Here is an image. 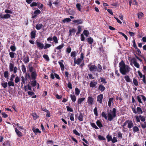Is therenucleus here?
<instances>
[{
    "instance_id": "46",
    "label": "nucleus",
    "mask_w": 146,
    "mask_h": 146,
    "mask_svg": "<svg viewBox=\"0 0 146 146\" xmlns=\"http://www.w3.org/2000/svg\"><path fill=\"white\" fill-rule=\"evenodd\" d=\"M43 57L47 61H49L50 60V59L48 56L46 54H44L43 55Z\"/></svg>"
},
{
    "instance_id": "7",
    "label": "nucleus",
    "mask_w": 146,
    "mask_h": 146,
    "mask_svg": "<svg viewBox=\"0 0 146 146\" xmlns=\"http://www.w3.org/2000/svg\"><path fill=\"white\" fill-rule=\"evenodd\" d=\"M137 110H134L135 111V113L137 114L138 113L139 114H141L143 113V111L141 108L139 107H137Z\"/></svg>"
},
{
    "instance_id": "55",
    "label": "nucleus",
    "mask_w": 146,
    "mask_h": 146,
    "mask_svg": "<svg viewBox=\"0 0 146 146\" xmlns=\"http://www.w3.org/2000/svg\"><path fill=\"white\" fill-rule=\"evenodd\" d=\"M119 33L121 35L123 36L124 37L125 39L126 40H127L128 39V38L127 36L125 35L124 33L121 32H119Z\"/></svg>"
},
{
    "instance_id": "42",
    "label": "nucleus",
    "mask_w": 146,
    "mask_h": 146,
    "mask_svg": "<svg viewBox=\"0 0 146 146\" xmlns=\"http://www.w3.org/2000/svg\"><path fill=\"white\" fill-rule=\"evenodd\" d=\"M11 17V15L8 14H6L3 15V19H9Z\"/></svg>"
},
{
    "instance_id": "39",
    "label": "nucleus",
    "mask_w": 146,
    "mask_h": 146,
    "mask_svg": "<svg viewBox=\"0 0 146 146\" xmlns=\"http://www.w3.org/2000/svg\"><path fill=\"white\" fill-rule=\"evenodd\" d=\"M98 139L100 140H102L104 141L106 140L105 138L104 137L100 135H98Z\"/></svg>"
},
{
    "instance_id": "37",
    "label": "nucleus",
    "mask_w": 146,
    "mask_h": 146,
    "mask_svg": "<svg viewBox=\"0 0 146 146\" xmlns=\"http://www.w3.org/2000/svg\"><path fill=\"white\" fill-rule=\"evenodd\" d=\"M33 81L31 82V84L33 87L35 86L36 85V81L35 80H33Z\"/></svg>"
},
{
    "instance_id": "12",
    "label": "nucleus",
    "mask_w": 146,
    "mask_h": 146,
    "mask_svg": "<svg viewBox=\"0 0 146 146\" xmlns=\"http://www.w3.org/2000/svg\"><path fill=\"white\" fill-rule=\"evenodd\" d=\"M97 84V81L95 80H93L91 81L90 84V85L91 87L93 88L95 87Z\"/></svg>"
},
{
    "instance_id": "19",
    "label": "nucleus",
    "mask_w": 146,
    "mask_h": 146,
    "mask_svg": "<svg viewBox=\"0 0 146 146\" xmlns=\"http://www.w3.org/2000/svg\"><path fill=\"white\" fill-rule=\"evenodd\" d=\"M64 43H62L61 44L57 46L55 48L56 49H57L59 50H60L64 46ZM61 50H59L58 52V53L60 52H61Z\"/></svg>"
},
{
    "instance_id": "6",
    "label": "nucleus",
    "mask_w": 146,
    "mask_h": 146,
    "mask_svg": "<svg viewBox=\"0 0 146 146\" xmlns=\"http://www.w3.org/2000/svg\"><path fill=\"white\" fill-rule=\"evenodd\" d=\"M36 44L37 47L39 50H42L44 48V44L42 42L36 40Z\"/></svg>"
},
{
    "instance_id": "8",
    "label": "nucleus",
    "mask_w": 146,
    "mask_h": 146,
    "mask_svg": "<svg viewBox=\"0 0 146 146\" xmlns=\"http://www.w3.org/2000/svg\"><path fill=\"white\" fill-rule=\"evenodd\" d=\"M40 11L39 9H37L34 12V14L35 15H32V18L34 19L36 17L37 15L40 13Z\"/></svg>"
},
{
    "instance_id": "59",
    "label": "nucleus",
    "mask_w": 146,
    "mask_h": 146,
    "mask_svg": "<svg viewBox=\"0 0 146 146\" xmlns=\"http://www.w3.org/2000/svg\"><path fill=\"white\" fill-rule=\"evenodd\" d=\"M137 98L138 101L140 103L142 104L143 103H142V102L141 101V95L138 96H137Z\"/></svg>"
},
{
    "instance_id": "26",
    "label": "nucleus",
    "mask_w": 146,
    "mask_h": 146,
    "mask_svg": "<svg viewBox=\"0 0 146 146\" xmlns=\"http://www.w3.org/2000/svg\"><path fill=\"white\" fill-rule=\"evenodd\" d=\"M96 123L97 126L100 128L103 127V125L100 121L99 120H98L96 122Z\"/></svg>"
},
{
    "instance_id": "3",
    "label": "nucleus",
    "mask_w": 146,
    "mask_h": 146,
    "mask_svg": "<svg viewBox=\"0 0 146 146\" xmlns=\"http://www.w3.org/2000/svg\"><path fill=\"white\" fill-rule=\"evenodd\" d=\"M116 109L115 108H113L112 110H110L109 111H108V121H111L113 120V118L116 116Z\"/></svg>"
},
{
    "instance_id": "28",
    "label": "nucleus",
    "mask_w": 146,
    "mask_h": 146,
    "mask_svg": "<svg viewBox=\"0 0 146 146\" xmlns=\"http://www.w3.org/2000/svg\"><path fill=\"white\" fill-rule=\"evenodd\" d=\"M88 42L90 44H91L93 42V39L91 37L88 38L87 39Z\"/></svg>"
},
{
    "instance_id": "18",
    "label": "nucleus",
    "mask_w": 146,
    "mask_h": 146,
    "mask_svg": "<svg viewBox=\"0 0 146 146\" xmlns=\"http://www.w3.org/2000/svg\"><path fill=\"white\" fill-rule=\"evenodd\" d=\"M82 60L79 58H78L76 60V58H75L74 60V62L75 64H76L79 65L80 64Z\"/></svg>"
},
{
    "instance_id": "41",
    "label": "nucleus",
    "mask_w": 146,
    "mask_h": 146,
    "mask_svg": "<svg viewBox=\"0 0 146 146\" xmlns=\"http://www.w3.org/2000/svg\"><path fill=\"white\" fill-rule=\"evenodd\" d=\"M133 82V84L135 86H137L138 85V82L136 79L134 78Z\"/></svg>"
},
{
    "instance_id": "32",
    "label": "nucleus",
    "mask_w": 146,
    "mask_h": 146,
    "mask_svg": "<svg viewBox=\"0 0 146 146\" xmlns=\"http://www.w3.org/2000/svg\"><path fill=\"white\" fill-rule=\"evenodd\" d=\"M99 90L101 91H103L105 89V88L102 84L100 85L98 87Z\"/></svg>"
},
{
    "instance_id": "29",
    "label": "nucleus",
    "mask_w": 146,
    "mask_h": 146,
    "mask_svg": "<svg viewBox=\"0 0 146 146\" xmlns=\"http://www.w3.org/2000/svg\"><path fill=\"white\" fill-rule=\"evenodd\" d=\"M23 61L26 64L29 61V57L27 56L26 57L24 58Z\"/></svg>"
},
{
    "instance_id": "13",
    "label": "nucleus",
    "mask_w": 146,
    "mask_h": 146,
    "mask_svg": "<svg viewBox=\"0 0 146 146\" xmlns=\"http://www.w3.org/2000/svg\"><path fill=\"white\" fill-rule=\"evenodd\" d=\"M103 95L102 94H100L97 97V101L100 104H102V101Z\"/></svg>"
},
{
    "instance_id": "17",
    "label": "nucleus",
    "mask_w": 146,
    "mask_h": 146,
    "mask_svg": "<svg viewBox=\"0 0 146 146\" xmlns=\"http://www.w3.org/2000/svg\"><path fill=\"white\" fill-rule=\"evenodd\" d=\"M93 98L92 97L89 96L88 98L87 102L89 104L92 105L93 101Z\"/></svg>"
},
{
    "instance_id": "36",
    "label": "nucleus",
    "mask_w": 146,
    "mask_h": 146,
    "mask_svg": "<svg viewBox=\"0 0 146 146\" xmlns=\"http://www.w3.org/2000/svg\"><path fill=\"white\" fill-rule=\"evenodd\" d=\"M101 115L102 117L104 118L105 119H107V114L106 113L105 111H103L102 112L101 114Z\"/></svg>"
},
{
    "instance_id": "58",
    "label": "nucleus",
    "mask_w": 146,
    "mask_h": 146,
    "mask_svg": "<svg viewBox=\"0 0 146 146\" xmlns=\"http://www.w3.org/2000/svg\"><path fill=\"white\" fill-rule=\"evenodd\" d=\"M94 112L95 115L96 116H98V113L97 108V107H96L94 109Z\"/></svg>"
},
{
    "instance_id": "5",
    "label": "nucleus",
    "mask_w": 146,
    "mask_h": 146,
    "mask_svg": "<svg viewBox=\"0 0 146 146\" xmlns=\"http://www.w3.org/2000/svg\"><path fill=\"white\" fill-rule=\"evenodd\" d=\"M52 40L54 41V43L56 44H57L58 43V40L57 37L55 36H54L52 38V37H49L47 39V40L48 41H52Z\"/></svg>"
},
{
    "instance_id": "54",
    "label": "nucleus",
    "mask_w": 146,
    "mask_h": 146,
    "mask_svg": "<svg viewBox=\"0 0 146 146\" xmlns=\"http://www.w3.org/2000/svg\"><path fill=\"white\" fill-rule=\"evenodd\" d=\"M117 137L118 138L120 139H122V133H121L120 131L118 132Z\"/></svg>"
},
{
    "instance_id": "23",
    "label": "nucleus",
    "mask_w": 146,
    "mask_h": 146,
    "mask_svg": "<svg viewBox=\"0 0 146 146\" xmlns=\"http://www.w3.org/2000/svg\"><path fill=\"white\" fill-rule=\"evenodd\" d=\"M43 27V25L42 23L38 24L36 25L35 28L37 30L41 29Z\"/></svg>"
},
{
    "instance_id": "40",
    "label": "nucleus",
    "mask_w": 146,
    "mask_h": 146,
    "mask_svg": "<svg viewBox=\"0 0 146 146\" xmlns=\"http://www.w3.org/2000/svg\"><path fill=\"white\" fill-rule=\"evenodd\" d=\"M106 138L107 139V141L108 142H109L111 141L112 137L111 135H108L106 136Z\"/></svg>"
},
{
    "instance_id": "2",
    "label": "nucleus",
    "mask_w": 146,
    "mask_h": 146,
    "mask_svg": "<svg viewBox=\"0 0 146 146\" xmlns=\"http://www.w3.org/2000/svg\"><path fill=\"white\" fill-rule=\"evenodd\" d=\"M88 67L89 68L90 71L91 72H95L97 71L99 72H101L102 70V66L100 64H98V68L97 66L95 65H92V63H90L88 65Z\"/></svg>"
},
{
    "instance_id": "22",
    "label": "nucleus",
    "mask_w": 146,
    "mask_h": 146,
    "mask_svg": "<svg viewBox=\"0 0 146 146\" xmlns=\"http://www.w3.org/2000/svg\"><path fill=\"white\" fill-rule=\"evenodd\" d=\"M36 31H32L31 33V37L32 39L34 38L35 37Z\"/></svg>"
},
{
    "instance_id": "61",
    "label": "nucleus",
    "mask_w": 146,
    "mask_h": 146,
    "mask_svg": "<svg viewBox=\"0 0 146 146\" xmlns=\"http://www.w3.org/2000/svg\"><path fill=\"white\" fill-rule=\"evenodd\" d=\"M20 81V79L18 76L15 78V82L16 83H18Z\"/></svg>"
},
{
    "instance_id": "25",
    "label": "nucleus",
    "mask_w": 146,
    "mask_h": 146,
    "mask_svg": "<svg viewBox=\"0 0 146 146\" xmlns=\"http://www.w3.org/2000/svg\"><path fill=\"white\" fill-rule=\"evenodd\" d=\"M32 130L33 132L36 134L37 133H41V131L39 130V129L38 128H33L32 129Z\"/></svg>"
},
{
    "instance_id": "63",
    "label": "nucleus",
    "mask_w": 146,
    "mask_h": 146,
    "mask_svg": "<svg viewBox=\"0 0 146 146\" xmlns=\"http://www.w3.org/2000/svg\"><path fill=\"white\" fill-rule=\"evenodd\" d=\"M66 108L67 109V110L68 111H70V112H72L73 111V110L69 106H67L66 107Z\"/></svg>"
},
{
    "instance_id": "1",
    "label": "nucleus",
    "mask_w": 146,
    "mask_h": 146,
    "mask_svg": "<svg viewBox=\"0 0 146 146\" xmlns=\"http://www.w3.org/2000/svg\"><path fill=\"white\" fill-rule=\"evenodd\" d=\"M119 67L120 68L119 71L123 75H125L128 73L130 70L129 66L125 65L123 60H122L119 63Z\"/></svg>"
},
{
    "instance_id": "14",
    "label": "nucleus",
    "mask_w": 146,
    "mask_h": 146,
    "mask_svg": "<svg viewBox=\"0 0 146 146\" xmlns=\"http://www.w3.org/2000/svg\"><path fill=\"white\" fill-rule=\"evenodd\" d=\"M132 60L135 66L137 68H139L140 67L139 65L137 62L136 59L135 58H133L132 59Z\"/></svg>"
},
{
    "instance_id": "4",
    "label": "nucleus",
    "mask_w": 146,
    "mask_h": 146,
    "mask_svg": "<svg viewBox=\"0 0 146 146\" xmlns=\"http://www.w3.org/2000/svg\"><path fill=\"white\" fill-rule=\"evenodd\" d=\"M14 63H10L9 64V70L11 72L13 71L14 73H16L17 72V68L16 66H14Z\"/></svg>"
},
{
    "instance_id": "45",
    "label": "nucleus",
    "mask_w": 146,
    "mask_h": 146,
    "mask_svg": "<svg viewBox=\"0 0 146 146\" xmlns=\"http://www.w3.org/2000/svg\"><path fill=\"white\" fill-rule=\"evenodd\" d=\"M10 49L12 52H14L16 50V48L15 45H12L10 46Z\"/></svg>"
},
{
    "instance_id": "44",
    "label": "nucleus",
    "mask_w": 146,
    "mask_h": 146,
    "mask_svg": "<svg viewBox=\"0 0 146 146\" xmlns=\"http://www.w3.org/2000/svg\"><path fill=\"white\" fill-rule=\"evenodd\" d=\"M9 55L10 57L12 58H13L14 57L15 53L13 52H10L9 53Z\"/></svg>"
},
{
    "instance_id": "56",
    "label": "nucleus",
    "mask_w": 146,
    "mask_h": 146,
    "mask_svg": "<svg viewBox=\"0 0 146 146\" xmlns=\"http://www.w3.org/2000/svg\"><path fill=\"white\" fill-rule=\"evenodd\" d=\"M83 33L86 36H88L89 34V32L88 30H84Z\"/></svg>"
},
{
    "instance_id": "15",
    "label": "nucleus",
    "mask_w": 146,
    "mask_h": 146,
    "mask_svg": "<svg viewBox=\"0 0 146 146\" xmlns=\"http://www.w3.org/2000/svg\"><path fill=\"white\" fill-rule=\"evenodd\" d=\"M133 130L134 133L137 132L138 133H139V128L137 126L135 125L133 127Z\"/></svg>"
},
{
    "instance_id": "21",
    "label": "nucleus",
    "mask_w": 146,
    "mask_h": 146,
    "mask_svg": "<svg viewBox=\"0 0 146 146\" xmlns=\"http://www.w3.org/2000/svg\"><path fill=\"white\" fill-rule=\"evenodd\" d=\"M4 76L5 78L7 79V81H8L9 79V72L8 71H5L4 73Z\"/></svg>"
},
{
    "instance_id": "64",
    "label": "nucleus",
    "mask_w": 146,
    "mask_h": 146,
    "mask_svg": "<svg viewBox=\"0 0 146 146\" xmlns=\"http://www.w3.org/2000/svg\"><path fill=\"white\" fill-rule=\"evenodd\" d=\"M73 132L76 135H78L79 136L80 135V134L75 129H74L73 130Z\"/></svg>"
},
{
    "instance_id": "50",
    "label": "nucleus",
    "mask_w": 146,
    "mask_h": 146,
    "mask_svg": "<svg viewBox=\"0 0 146 146\" xmlns=\"http://www.w3.org/2000/svg\"><path fill=\"white\" fill-rule=\"evenodd\" d=\"M91 125L94 128L96 129H98V128L97 127L94 123H90Z\"/></svg>"
},
{
    "instance_id": "30",
    "label": "nucleus",
    "mask_w": 146,
    "mask_h": 146,
    "mask_svg": "<svg viewBox=\"0 0 146 146\" xmlns=\"http://www.w3.org/2000/svg\"><path fill=\"white\" fill-rule=\"evenodd\" d=\"M3 146H11L9 140H7L5 141L3 144Z\"/></svg>"
},
{
    "instance_id": "35",
    "label": "nucleus",
    "mask_w": 146,
    "mask_h": 146,
    "mask_svg": "<svg viewBox=\"0 0 146 146\" xmlns=\"http://www.w3.org/2000/svg\"><path fill=\"white\" fill-rule=\"evenodd\" d=\"M70 97L72 102H74L76 101V96L74 95L71 94L70 95Z\"/></svg>"
},
{
    "instance_id": "43",
    "label": "nucleus",
    "mask_w": 146,
    "mask_h": 146,
    "mask_svg": "<svg viewBox=\"0 0 146 146\" xmlns=\"http://www.w3.org/2000/svg\"><path fill=\"white\" fill-rule=\"evenodd\" d=\"M78 31L76 34H79L82 31V26H78Z\"/></svg>"
},
{
    "instance_id": "51",
    "label": "nucleus",
    "mask_w": 146,
    "mask_h": 146,
    "mask_svg": "<svg viewBox=\"0 0 146 146\" xmlns=\"http://www.w3.org/2000/svg\"><path fill=\"white\" fill-rule=\"evenodd\" d=\"M33 119H36L39 117V116L37 115V114L35 113H33L32 115Z\"/></svg>"
},
{
    "instance_id": "34",
    "label": "nucleus",
    "mask_w": 146,
    "mask_h": 146,
    "mask_svg": "<svg viewBox=\"0 0 146 146\" xmlns=\"http://www.w3.org/2000/svg\"><path fill=\"white\" fill-rule=\"evenodd\" d=\"M100 79L101 80V82L104 84L107 83V82L106 81V79L104 77H100Z\"/></svg>"
},
{
    "instance_id": "49",
    "label": "nucleus",
    "mask_w": 146,
    "mask_h": 146,
    "mask_svg": "<svg viewBox=\"0 0 146 146\" xmlns=\"http://www.w3.org/2000/svg\"><path fill=\"white\" fill-rule=\"evenodd\" d=\"M76 52L75 51H72L71 53L70 56L73 58H74L76 56Z\"/></svg>"
},
{
    "instance_id": "10",
    "label": "nucleus",
    "mask_w": 146,
    "mask_h": 146,
    "mask_svg": "<svg viewBox=\"0 0 146 146\" xmlns=\"http://www.w3.org/2000/svg\"><path fill=\"white\" fill-rule=\"evenodd\" d=\"M37 74L35 71H34L31 73V77L32 79L33 80H36Z\"/></svg>"
},
{
    "instance_id": "9",
    "label": "nucleus",
    "mask_w": 146,
    "mask_h": 146,
    "mask_svg": "<svg viewBox=\"0 0 146 146\" xmlns=\"http://www.w3.org/2000/svg\"><path fill=\"white\" fill-rule=\"evenodd\" d=\"M21 84L22 86H23V84L24 85L25 84L27 80V76H25V77H24L23 76H22L21 77Z\"/></svg>"
},
{
    "instance_id": "27",
    "label": "nucleus",
    "mask_w": 146,
    "mask_h": 146,
    "mask_svg": "<svg viewBox=\"0 0 146 146\" xmlns=\"http://www.w3.org/2000/svg\"><path fill=\"white\" fill-rule=\"evenodd\" d=\"M58 63L59 64L60 66V68L61 70L63 71L64 70V66L63 63L60 61H59Z\"/></svg>"
},
{
    "instance_id": "47",
    "label": "nucleus",
    "mask_w": 146,
    "mask_h": 146,
    "mask_svg": "<svg viewBox=\"0 0 146 146\" xmlns=\"http://www.w3.org/2000/svg\"><path fill=\"white\" fill-rule=\"evenodd\" d=\"M8 84L9 87L11 86H14V84L13 81H10L8 82Z\"/></svg>"
},
{
    "instance_id": "31",
    "label": "nucleus",
    "mask_w": 146,
    "mask_h": 146,
    "mask_svg": "<svg viewBox=\"0 0 146 146\" xmlns=\"http://www.w3.org/2000/svg\"><path fill=\"white\" fill-rule=\"evenodd\" d=\"M71 20L69 18H67L62 20L63 23H68L71 21Z\"/></svg>"
},
{
    "instance_id": "38",
    "label": "nucleus",
    "mask_w": 146,
    "mask_h": 146,
    "mask_svg": "<svg viewBox=\"0 0 146 146\" xmlns=\"http://www.w3.org/2000/svg\"><path fill=\"white\" fill-rule=\"evenodd\" d=\"M85 98H79L78 99V104H81L82 102H83L85 100Z\"/></svg>"
},
{
    "instance_id": "11",
    "label": "nucleus",
    "mask_w": 146,
    "mask_h": 146,
    "mask_svg": "<svg viewBox=\"0 0 146 146\" xmlns=\"http://www.w3.org/2000/svg\"><path fill=\"white\" fill-rule=\"evenodd\" d=\"M73 22L76 23L77 25L80 24H82L83 23V20L81 19L75 20L73 21Z\"/></svg>"
},
{
    "instance_id": "33",
    "label": "nucleus",
    "mask_w": 146,
    "mask_h": 146,
    "mask_svg": "<svg viewBox=\"0 0 146 146\" xmlns=\"http://www.w3.org/2000/svg\"><path fill=\"white\" fill-rule=\"evenodd\" d=\"M113 98H111L109 99V101L108 103V104L109 106L110 107L111 106V103L113 102Z\"/></svg>"
},
{
    "instance_id": "60",
    "label": "nucleus",
    "mask_w": 146,
    "mask_h": 146,
    "mask_svg": "<svg viewBox=\"0 0 146 146\" xmlns=\"http://www.w3.org/2000/svg\"><path fill=\"white\" fill-rule=\"evenodd\" d=\"M76 7L79 11H81V5L79 3H77L76 5Z\"/></svg>"
},
{
    "instance_id": "24",
    "label": "nucleus",
    "mask_w": 146,
    "mask_h": 146,
    "mask_svg": "<svg viewBox=\"0 0 146 146\" xmlns=\"http://www.w3.org/2000/svg\"><path fill=\"white\" fill-rule=\"evenodd\" d=\"M78 119L80 121H82L83 120V116L82 113H80L79 114V116L78 117Z\"/></svg>"
},
{
    "instance_id": "48",
    "label": "nucleus",
    "mask_w": 146,
    "mask_h": 146,
    "mask_svg": "<svg viewBox=\"0 0 146 146\" xmlns=\"http://www.w3.org/2000/svg\"><path fill=\"white\" fill-rule=\"evenodd\" d=\"M22 70L23 73H25L26 71V68L25 65L24 64H23L21 66Z\"/></svg>"
},
{
    "instance_id": "62",
    "label": "nucleus",
    "mask_w": 146,
    "mask_h": 146,
    "mask_svg": "<svg viewBox=\"0 0 146 146\" xmlns=\"http://www.w3.org/2000/svg\"><path fill=\"white\" fill-rule=\"evenodd\" d=\"M74 114L73 113H71L70 116V119L71 121H74Z\"/></svg>"
},
{
    "instance_id": "16",
    "label": "nucleus",
    "mask_w": 146,
    "mask_h": 146,
    "mask_svg": "<svg viewBox=\"0 0 146 146\" xmlns=\"http://www.w3.org/2000/svg\"><path fill=\"white\" fill-rule=\"evenodd\" d=\"M128 125L127 127L131 129L132 127H133V123L131 120H128Z\"/></svg>"
},
{
    "instance_id": "52",
    "label": "nucleus",
    "mask_w": 146,
    "mask_h": 146,
    "mask_svg": "<svg viewBox=\"0 0 146 146\" xmlns=\"http://www.w3.org/2000/svg\"><path fill=\"white\" fill-rule=\"evenodd\" d=\"M51 46V44H45V45H44V49H46L48 48H50Z\"/></svg>"
},
{
    "instance_id": "53",
    "label": "nucleus",
    "mask_w": 146,
    "mask_h": 146,
    "mask_svg": "<svg viewBox=\"0 0 146 146\" xmlns=\"http://www.w3.org/2000/svg\"><path fill=\"white\" fill-rule=\"evenodd\" d=\"M81 138L83 137V138L82 139V140L83 141H84L87 144H89V142H88V141L86 140L84 138V136H83V135H82V134H81Z\"/></svg>"
},
{
    "instance_id": "57",
    "label": "nucleus",
    "mask_w": 146,
    "mask_h": 146,
    "mask_svg": "<svg viewBox=\"0 0 146 146\" xmlns=\"http://www.w3.org/2000/svg\"><path fill=\"white\" fill-rule=\"evenodd\" d=\"M139 118L141 121L144 122L145 121V118L143 116L141 115H139Z\"/></svg>"
},
{
    "instance_id": "20",
    "label": "nucleus",
    "mask_w": 146,
    "mask_h": 146,
    "mask_svg": "<svg viewBox=\"0 0 146 146\" xmlns=\"http://www.w3.org/2000/svg\"><path fill=\"white\" fill-rule=\"evenodd\" d=\"M124 78L125 81L127 82H132L129 76L128 75H126L124 77Z\"/></svg>"
}]
</instances>
